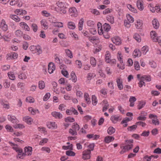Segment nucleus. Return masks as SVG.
<instances>
[{
	"mask_svg": "<svg viewBox=\"0 0 161 161\" xmlns=\"http://www.w3.org/2000/svg\"><path fill=\"white\" fill-rule=\"evenodd\" d=\"M56 69L55 66L54 64L52 63H50L48 66V71L50 74L53 73Z\"/></svg>",
	"mask_w": 161,
	"mask_h": 161,
	"instance_id": "obj_9",
	"label": "nucleus"
},
{
	"mask_svg": "<svg viewBox=\"0 0 161 161\" xmlns=\"http://www.w3.org/2000/svg\"><path fill=\"white\" fill-rule=\"evenodd\" d=\"M24 153L26 156H30L32 154V148L31 147H26L24 148Z\"/></svg>",
	"mask_w": 161,
	"mask_h": 161,
	"instance_id": "obj_12",
	"label": "nucleus"
},
{
	"mask_svg": "<svg viewBox=\"0 0 161 161\" xmlns=\"http://www.w3.org/2000/svg\"><path fill=\"white\" fill-rule=\"evenodd\" d=\"M69 15L72 17H76L77 16V12L76 8L74 7L70 8L69 10Z\"/></svg>",
	"mask_w": 161,
	"mask_h": 161,
	"instance_id": "obj_7",
	"label": "nucleus"
},
{
	"mask_svg": "<svg viewBox=\"0 0 161 161\" xmlns=\"http://www.w3.org/2000/svg\"><path fill=\"white\" fill-rule=\"evenodd\" d=\"M103 105H104L103 107V112L106 111L108 109L109 107V104L106 100H104L103 101Z\"/></svg>",
	"mask_w": 161,
	"mask_h": 161,
	"instance_id": "obj_36",
	"label": "nucleus"
},
{
	"mask_svg": "<svg viewBox=\"0 0 161 161\" xmlns=\"http://www.w3.org/2000/svg\"><path fill=\"white\" fill-rule=\"evenodd\" d=\"M47 125L49 129H56L57 128V124L54 122H48L47 123Z\"/></svg>",
	"mask_w": 161,
	"mask_h": 161,
	"instance_id": "obj_15",
	"label": "nucleus"
},
{
	"mask_svg": "<svg viewBox=\"0 0 161 161\" xmlns=\"http://www.w3.org/2000/svg\"><path fill=\"white\" fill-rule=\"evenodd\" d=\"M19 25L24 30L28 31H30V29L26 23L24 22H21L19 23Z\"/></svg>",
	"mask_w": 161,
	"mask_h": 161,
	"instance_id": "obj_18",
	"label": "nucleus"
},
{
	"mask_svg": "<svg viewBox=\"0 0 161 161\" xmlns=\"http://www.w3.org/2000/svg\"><path fill=\"white\" fill-rule=\"evenodd\" d=\"M146 103V102L145 101H140L137 105V108L139 110L141 109L144 107Z\"/></svg>",
	"mask_w": 161,
	"mask_h": 161,
	"instance_id": "obj_39",
	"label": "nucleus"
},
{
	"mask_svg": "<svg viewBox=\"0 0 161 161\" xmlns=\"http://www.w3.org/2000/svg\"><path fill=\"white\" fill-rule=\"evenodd\" d=\"M19 78L21 80H25L27 78V76L26 74L22 72H20L18 74Z\"/></svg>",
	"mask_w": 161,
	"mask_h": 161,
	"instance_id": "obj_32",
	"label": "nucleus"
},
{
	"mask_svg": "<svg viewBox=\"0 0 161 161\" xmlns=\"http://www.w3.org/2000/svg\"><path fill=\"white\" fill-rule=\"evenodd\" d=\"M66 154L67 155L71 156H74L75 155V152L71 150L66 151Z\"/></svg>",
	"mask_w": 161,
	"mask_h": 161,
	"instance_id": "obj_58",
	"label": "nucleus"
},
{
	"mask_svg": "<svg viewBox=\"0 0 161 161\" xmlns=\"http://www.w3.org/2000/svg\"><path fill=\"white\" fill-rule=\"evenodd\" d=\"M102 27L104 32H108L111 29V27L109 24L106 23L103 24Z\"/></svg>",
	"mask_w": 161,
	"mask_h": 161,
	"instance_id": "obj_24",
	"label": "nucleus"
},
{
	"mask_svg": "<svg viewBox=\"0 0 161 161\" xmlns=\"http://www.w3.org/2000/svg\"><path fill=\"white\" fill-rule=\"evenodd\" d=\"M9 17L16 22H19L20 21V19L16 15L11 14Z\"/></svg>",
	"mask_w": 161,
	"mask_h": 161,
	"instance_id": "obj_43",
	"label": "nucleus"
},
{
	"mask_svg": "<svg viewBox=\"0 0 161 161\" xmlns=\"http://www.w3.org/2000/svg\"><path fill=\"white\" fill-rule=\"evenodd\" d=\"M22 32L20 30H16L15 32V34L17 37H20L22 36Z\"/></svg>",
	"mask_w": 161,
	"mask_h": 161,
	"instance_id": "obj_60",
	"label": "nucleus"
},
{
	"mask_svg": "<svg viewBox=\"0 0 161 161\" xmlns=\"http://www.w3.org/2000/svg\"><path fill=\"white\" fill-rule=\"evenodd\" d=\"M141 80L146 82H150L151 80V76L149 75H146L141 76Z\"/></svg>",
	"mask_w": 161,
	"mask_h": 161,
	"instance_id": "obj_27",
	"label": "nucleus"
},
{
	"mask_svg": "<svg viewBox=\"0 0 161 161\" xmlns=\"http://www.w3.org/2000/svg\"><path fill=\"white\" fill-rule=\"evenodd\" d=\"M150 36L151 39L154 42H156L158 40L157 39L159 36H157V35L156 32L154 31H151L150 32Z\"/></svg>",
	"mask_w": 161,
	"mask_h": 161,
	"instance_id": "obj_13",
	"label": "nucleus"
},
{
	"mask_svg": "<svg viewBox=\"0 0 161 161\" xmlns=\"http://www.w3.org/2000/svg\"><path fill=\"white\" fill-rule=\"evenodd\" d=\"M110 119L113 123H115L119 120V117L117 115H113L111 117Z\"/></svg>",
	"mask_w": 161,
	"mask_h": 161,
	"instance_id": "obj_34",
	"label": "nucleus"
},
{
	"mask_svg": "<svg viewBox=\"0 0 161 161\" xmlns=\"http://www.w3.org/2000/svg\"><path fill=\"white\" fill-rule=\"evenodd\" d=\"M90 63L92 67H94L96 66L97 61L96 59L94 57H90Z\"/></svg>",
	"mask_w": 161,
	"mask_h": 161,
	"instance_id": "obj_38",
	"label": "nucleus"
},
{
	"mask_svg": "<svg viewBox=\"0 0 161 161\" xmlns=\"http://www.w3.org/2000/svg\"><path fill=\"white\" fill-rule=\"evenodd\" d=\"M112 42L116 45H119L121 44V41L119 37L115 36L111 39Z\"/></svg>",
	"mask_w": 161,
	"mask_h": 161,
	"instance_id": "obj_17",
	"label": "nucleus"
},
{
	"mask_svg": "<svg viewBox=\"0 0 161 161\" xmlns=\"http://www.w3.org/2000/svg\"><path fill=\"white\" fill-rule=\"evenodd\" d=\"M134 67L135 69L136 70H140V64L139 62L137 61H135L134 62Z\"/></svg>",
	"mask_w": 161,
	"mask_h": 161,
	"instance_id": "obj_57",
	"label": "nucleus"
},
{
	"mask_svg": "<svg viewBox=\"0 0 161 161\" xmlns=\"http://www.w3.org/2000/svg\"><path fill=\"white\" fill-rule=\"evenodd\" d=\"M72 128L77 131L80 129V127L79 125L75 122L73 124Z\"/></svg>",
	"mask_w": 161,
	"mask_h": 161,
	"instance_id": "obj_49",
	"label": "nucleus"
},
{
	"mask_svg": "<svg viewBox=\"0 0 161 161\" xmlns=\"http://www.w3.org/2000/svg\"><path fill=\"white\" fill-rule=\"evenodd\" d=\"M8 75L10 79L12 80H15V76L14 72H9L8 73Z\"/></svg>",
	"mask_w": 161,
	"mask_h": 161,
	"instance_id": "obj_48",
	"label": "nucleus"
},
{
	"mask_svg": "<svg viewBox=\"0 0 161 161\" xmlns=\"http://www.w3.org/2000/svg\"><path fill=\"white\" fill-rule=\"evenodd\" d=\"M136 99L135 97H130L129 100V101L130 103V106L131 107H133L134 105V102H136Z\"/></svg>",
	"mask_w": 161,
	"mask_h": 161,
	"instance_id": "obj_28",
	"label": "nucleus"
},
{
	"mask_svg": "<svg viewBox=\"0 0 161 161\" xmlns=\"http://www.w3.org/2000/svg\"><path fill=\"white\" fill-rule=\"evenodd\" d=\"M5 129L7 131L9 132H12L14 131V129L12 127L9 125H7L5 126Z\"/></svg>",
	"mask_w": 161,
	"mask_h": 161,
	"instance_id": "obj_53",
	"label": "nucleus"
},
{
	"mask_svg": "<svg viewBox=\"0 0 161 161\" xmlns=\"http://www.w3.org/2000/svg\"><path fill=\"white\" fill-rule=\"evenodd\" d=\"M84 97L86 102L88 104H90L91 103L90 98L89 97V95L87 93L85 92L84 94Z\"/></svg>",
	"mask_w": 161,
	"mask_h": 161,
	"instance_id": "obj_26",
	"label": "nucleus"
},
{
	"mask_svg": "<svg viewBox=\"0 0 161 161\" xmlns=\"http://www.w3.org/2000/svg\"><path fill=\"white\" fill-rule=\"evenodd\" d=\"M96 75L92 73H89L87 74L86 78L88 80H90L95 77Z\"/></svg>",
	"mask_w": 161,
	"mask_h": 161,
	"instance_id": "obj_45",
	"label": "nucleus"
},
{
	"mask_svg": "<svg viewBox=\"0 0 161 161\" xmlns=\"http://www.w3.org/2000/svg\"><path fill=\"white\" fill-rule=\"evenodd\" d=\"M51 114L56 119H61L63 117L62 114L59 112L53 111L51 113Z\"/></svg>",
	"mask_w": 161,
	"mask_h": 161,
	"instance_id": "obj_19",
	"label": "nucleus"
},
{
	"mask_svg": "<svg viewBox=\"0 0 161 161\" xmlns=\"http://www.w3.org/2000/svg\"><path fill=\"white\" fill-rule=\"evenodd\" d=\"M127 21L130 23H132L134 21V18L130 14H128L126 15Z\"/></svg>",
	"mask_w": 161,
	"mask_h": 161,
	"instance_id": "obj_51",
	"label": "nucleus"
},
{
	"mask_svg": "<svg viewBox=\"0 0 161 161\" xmlns=\"http://www.w3.org/2000/svg\"><path fill=\"white\" fill-rule=\"evenodd\" d=\"M26 101L30 103H33L35 102L34 99L32 97H26Z\"/></svg>",
	"mask_w": 161,
	"mask_h": 161,
	"instance_id": "obj_52",
	"label": "nucleus"
},
{
	"mask_svg": "<svg viewBox=\"0 0 161 161\" xmlns=\"http://www.w3.org/2000/svg\"><path fill=\"white\" fill-rule=\"evenodd\" d=\"M28 110L31 114L33 115H35L36 114L39 113V112L37 109H34L32 107L28 108Z\"/></svg>",
	"mask_w": 161,
	"mask_h": 161,
	"instance_id": "obj_22",
	"label": "nucleus"
},
{
	"mask_svg": "<svg viewBox=\"0 0 161 161\" xmlns=\"http://www.w3.org/2000/svg\"><path fill=\"white\" fill-rule=\"evenodd\" d=\"M98 27V32L99 35H103L104 37L106 39H108L109 37V36L107 32H104L103 29L102 24L98 22L97 24Z\"/></svg>",
	"mask_w": 161,
	"mask_h": 161,
	"instance_id": "obj_2",
	"label": "nucleus"
},
{
	"mask_svg": "<svg viewBox=\"0 0 161 161\" xmlns=\"http://www.w3.org/2000/svg\"><path fill=\"white\" fill-rule=\"evenodd\" d=\"M84 23V19L82 18L79 20L78 24L79 30L81 31L82 30Z\"/></svg>",
	"mask_w": 161,
	"mask_h": 161,
	"instance_id": "obj_47",
	"label": "nucleus"
},
{
	"mask_svg": "<svg viewBox=\"0 0 161 161\" xmlns=\"http://www.w3.org/2000/svg\"><path fill=\"white\" fill-rule=\"evenodd\" d=\"M127 7L128 8L131 12L136 13H137V10L133 6L130 4H127Z\"/></svg>",
	"mask_w": 161,
	"mask_h": 161,
	"instance_id": "obj_33",
	"label": "nucleus"
},
{
	"mask_svg": "<svg viewBox=\"0 0 161 161\" xmlns=\"http://www.w3.org/2000/svg\"><path fill=\"white\" fill-rule=\"evenodd\" d=\"M148 47L147 46H144L142 48L141 52L143 54L145 55L148 52Z\"/></svg>",
	"mask_w": 161,
	"mask_h": 161,
	"instance_id": "obj_44",
	"label": "nucleus"
},
{
	"mask_svg": "<svg viewBox=\"0 0 161 161\" xmlns=\"http://www.w3.org/2000/svg\"><path fill=\"white\" fill-rule=\"evenodd\" d=\"M134 38L138 42H140L141 41V36L138 34H135L134 36Z\"/></svg>",
	"mask_w": 161,
	"mask_h": 161,
	"instance_id": "obj_56",
	"label": "nucleus"
},
{
	"mask_svg": "<svg viewBox=\"0 0 161 161\" xmlns=\"http://www.w3.org/2000/svg\"><path fill=\"white\" fill-rule=\"evenodd\" d=\"M41 24L42 26H43L44 28L45 29H47V23L46 21L44 20H42L41 21Z\"/></svg>",
	"mask_w": 161,
	"mask_h": 161,
	"instance_id": "obj_62",
	"label": "nucleus"
},
{
	"mask_svg": "<svg viewBox=\"0 0 161 161\" xmlns=\"http://www.w3.org/2000/svg\"><path fill=\"white\" fill-rule=\"evenodd\" d=\"M133 55L134 57H139L141 55V53L139 49H136L133 53Z\"/></svg>",
	"mask_w": 161,
	"mask_h": 161,
	"instance_id": "obj_21",
	"label": "nucleus"
},
{
	"mask_svg": "<svg viewBox=\"0 0 161 161\" xmlns=\"http://www.w3.org/2000/svg\"><path fill=\"white\" fill-rule=\"evenodd\" d=\"M92 104L94 105H96L97 103V99L95 95H93L92 97Z\"/></svg>",
	"mask_w": 161,
	"mask_h": 161,
	"instance_id": "obj_41",
	"label": "nucleus"
},
{
	"mask_svg": "<svg viewBox=\"0 0 161 161\" xmlns=\"http://www.w3.org/2000/svg\"><path fill=\"white\" fill-rule=\"evenodd\" d=\"M106 18L107 19L111 24H113L114 23V18L112 16H108Z\"/></svg>",
	"mask_w": 161,
	"mask_h": 161,
	"instance_id": "obj_55",
	"label": "nucleus"
},
{
	"mask_svg": "<svg viewBox=\"0 0 161 161\" xmlns=\"http://www.w3.org/2000/svg\"><path fill=\"white\" fill-rule=\"evenodd\" d=\"M105 60L107 63L115 64L116 60L114 59H111V55L109 51H107L105 54Z\"/></svg>",
	"mask_w": 161,
	"mask_h": 161,
	"instance_id": "obj_4",
	"label": "nucleus"
},
{
	"mask_svg": "<svg viewBox=\"0 0 161 161\" xmlns=\"http://www.w3.org/2000/svg\"><path fill=\"white\" fill-rule=\"evenodd\" d=\"M67 25L68 28L70 29L73 30L75 28V24L72 22H69L68 23Z\"/></svg>",
	"mask_w": 161,
	"mask_h": 161,
	"instance_id": "obj_42",
	"label": "nucleus"
},
{
	"mask_svg": "<svg viewBox=\"0 0 161 161\" xmlns=\"http://www.w3.org/2000/svg\"><path fill=\"white\" fill-rule=\"evenodd\" d=\"M116 82L117 86L119 90H122L123 89L122 80L118 78L116 79Z\"/></svg>",
	"mask_w": 161,
	"mask_h": 161,
	"instance_id": "obj_16",
	"label": "nucleus"
},
{
	"mask_svg": "<svg viewBox=\"0 0 161 161\" xmlns=\"http://www.w3.org/2000/svg\"><path fill=\"white\" fill-rule=\"evenodd\" d=\"M65 53L69 58H73V55L72 52L69 49H65Z\"/></svg>",
	"mask_w": 161,
	"mask_h": 161,
	"instance_id": "obj_37",
	"label": "nucleus"
},
{
	"mask_svg": "<svg viewBox=\"0 0 161 161\" xmlns=\"http://www.w3.org/2000/svg\"><path fill=\"white\" fill-rule=\"evenodd\" d=\"M91 152L90 150H85L82 152V158L84 160L90 159L91 158Z\"/></svg>",
	"mask_w": 161,
	"mask_h": 161,
	"instance_id": "obj_8",
	"label": "nucleus"
},
{
	"mask_svg": "<svg viewBox=\"0 0 161 161\" xmlns=\"http://www.w3.org/2000/svg\"><path fill=\"white\" fill-rule=\"evenodd\" d=\"M18 155L17 156V158L23 159L24 157L25 156L24 153L22 152V149L19 150L18 152Z\"/></svg>",
	"mask_w": 161,
	"mask_h": 161,
	"instance_id": "obj_25",
	"label": "nucleus"
},
{
	"mask_svg": "<svg viewBox=\"0 0 161 161\" xmlns=\"http://www.w3.org/2000/svg\"><path fill=\"white\" fill-rule=\"evenodd\" d=\"M69 133L70 134L73 136H76L77 135V131L73 130L72 128L69 129Z\"/></svg>",
	"mask_w": 161,
	"mask_h": 161,
	"instance_id": "obj_61",
	"label": "nucleus"
},
{
	"mask_svg": "<svg viewBox=\"0 0 161 161\" xmlns=\"http://www.w3.org/2000/svg\"><path fill=\"white\" fill-rule=\"evenodd\" d=\"M0 28L4 31H6L8 30V25L6 23L5 20L3 19L0 22Z\"/></svg>",
	"mask_w": 161,
	"mask_h": 161,
	"instance_id": "obj_11",
	"label": "nucleus"
},
{
	"mask_svg": "<svg viewBox=\"0 0 161 161\" xmlns=\"http://www.w3.org/2000/svg\"><path fill=\"white\" fill-rule=\"evenodd\" d=\"M117 57L118 60L119 61L120 63H123V56L119 51L118 52Z\"/></svg>",
	"mask_w": 161,
	"mask_h": 161,
	"instance_id": "obj_54",
	"label": "nucleus"
},
{
	"mask_svg": "<svg viewBox=\"0 0 161 161\" xmlns=\"http://www.w3.org/2000/svg\"><path fill=\"white\" fill-rule=\"evenodd\" d=\"M38 84L39 88L40 89L43 90L45 88V86L44 81L42 80L39 81Z\"/></svg>",
	"mask_w": 161,
	"mask_h": 161,
	"instance_id": "obj_40",
	"label": "nucleus"
},
{
	"mask_svg": "<svg viewBox=\"0 0 161 161\" xmlns=\"http://www.w3.org/2000/svg\"><path fill=\"white\" fill-rule=\"evenodd\" d=\"M72 80L74 82H75L77 80V78L75 73L74 71H72L70 74Z\"/></svg>",
	"mask_w": 161,
	"mask_h": 161,
	"instance_id": "obj_50",
	"label": "nucleus"
},
{
	"mask_svg": "<svg viewBox=\"0 0 161 161\" xmlns=\"http://www.w3.org/2000/svg\"><path fill=\"white\" fill-rule=\"evenodd\" d=\"M86 137L88 138H92L93 140H96L98 139L99 137V136L98 135L90 134L87 135Z\"/></svg>",
	"mask_w": 161,
	"mask_h": 161,
	"instance_id": "obj_35",
	"label": "nucleus"
},
{
	"mask_svg": "<svg viewBox=\"0 0 161 161\" xmlns=\"http://www.w3.org/2000/svg\"><path fill=\"white\" fill-rule=\"evenodd\" d=\"M133 147L132 144L124 146H120V148L121 150L119 152V153L121 154H123L124 153L128 151L129 150L132 148Z\"/></svg>",
	"mask_w": 161,
	"mask_h": 161,
	"instance_id": "obj_6",
	"label": "nucleus"
},
{
	"mask_svg": "<svg viewBox=\"0 0 161 161\" xmlns=\"http://www.w3.org/2000/svg\"><path fill=\"white\" fill-rule=\"evenodd\" d=\"M115 131V129L113 127H109L107 130L108 133L109 135H112Z\"/></svg>",
	"mask_w": 161,
	"mask_h": 161,
	"instance_id": "obj_46",
	"label": "nucleus"
},
{
	"mask_svg": "<svg viewBox=\"0 0 161 161\" xmlns=\"http://www.w3.org/2000/svg\"><path fill=\"white\" fill-rule=\"evenodd\" d=\"M23 120L29 125H31L33 121V119L29 116H26L23 117Z\"/></svg>",
	"mask_w": 161,
	"mask_h": 161,
	"instance_id": "obj_10",
	"label": "nucleus"
},
{
	"mask_svg": "<svg viewBox=\"0 0 161 161\" xmlns=\"http://www.w3.org/2000/svg\"><path fill=\"white\" fill-rule=\"evenodd\" d=\"M31 51L33 53H37V55H39L42 53V50L41 47L39 46H31L30 47Z\"/></svg>",
	"mask_w": 161,
	"mask_h": 161,
	"instance_id": "obj_3",
	"label": "nucleus"
},
{
	"mask_svg": "<svg viewBox=\"0 0 161 161\" xmlns=\"http://www.w3.org/2000/svg\"><path fill=\"white\" fill-rule=\"evenodd\" d=\"M114 138L113 136H107L105 138L104 141L106 143H109L114 141Z\"/></svg>",
	"mask_w": 161,
	"mask_h": 161,
	"instance_id": "obj_31",
	"label": "nucleus"
},
{
	"mask_svg": "<svg viewBox=\"0 0 161 161\" xmlns=\"http://www.w3.org/2000/svg\"><path fill=\"white\" fill-rule=\"evenodd\" d=\"M152 24L153 27L155 29H157L158 28L159 24L158 20L154 19L152 21Z\"/></svg>",
	"mask_w": 161,
	"mask_h": 161,
	"instance_id": "obj_30",
	"label": "nucleus"
},
{
	"mask_svg": "<svg viewBox=\"0 0 161 161\" xmlns=\"http://www.w3.org/2000/svg\"><path fill=\"white\" fill-rule=\"evenodd\" d=\"M65 121L67 122H73L75 121V120L74 118L69 117L65 118Z\"/></svg>",
	"mask_w": 161,
	"mask_h": 161,
	"instance_id": "obj_59",
	"label": "nucleus"
},
{
	"mask_svg": "<svg viewBox=\"0 0 161 161\" xmlns=\"http://www.w3.org/2000/svg\"><path fill=\"white\" fill-rule=\"evenodd\" d=\"M142 2V0H138L136 2L137 6L138 8L141 11L142 10L144 9Z\"/></svg>",
	"mask_w": 161,
	"mask_h": 161,
	"instance_id": "obj_20",
	"label": "nucleus"
},
{
	"mask_svg": "<svg viewBox=\"0 0 161 161\" xmlns=\"http://www.w3.org/2000/svg\"><path fill=\"white\" fill-rule=\"evenodd\" d=\"M3 86L5 88H8L10 86V83L8 80H5L3 83Z\"/></svg>",
	"mask_w": 161,
	"mask_h": 161,
	"instance_id": "obj_63",
	"label": "nucleus"
},
{
	"mask_svg": "<svg viewBox=\"0 0 161 161\" xmlns=\"http://www.w3.org/2000/svg\"><path fill=\"white\" fill-rule=\"evenodd\" d=\"M7 119L8 120L11 121L13 123H16L18 122V120L16 117L12 115H8Z\"/></svg>",
	"mask_w": 161,
	"mask_h": 161,
	"instance_id": "obj_14",
	"label": "nucleus"
},
{
	"mask_svg": "<svg viewBox=\"0 0 161 161\" xmlns=\"http://www.w3.org/2000/svg\"><path fill=\"white\" fill-rule=\"evenodd\" d=\"M9 143L11 146L13 147V149L16 152H18L19 150H21V148L19 147L18 145L15 144L12 142H9Z\"/></svg>",
	"mask_w": 161,
	"mask_h": 161,
	"instance_id": "obj_29",
	"label": "nucleus"
},
{
	"mask_svg": "<svg viewBox=\"0 0 161 161\" xmlns=\"http://www.w3.org/2000/svg\"><path fill=\"white\" fill-rule=\"evenodd\" d=\"M149 118L152 119V123L154 125H159L160 122L156 115L150 114L149 115Z\"/></svg>",
	"mask_w": 161,
	"mask_h": 161,
	"instance_id": "obj_5",
	"label": "nucleus"
},
{
	"mask_svg": "<svg viewBox=\"0 0 161 161\" xmlns=\"http://www.w3.org/2000/svg\"><path fill=\"white\" fill-rule=\"evenodd\" d=\"M135 25L136 29H141L143 25L142 21L140 19H137L136 20Z\"/></svg>",
	"mask_w": 161,
	"mask_h": 161,
	"instance_id": "obj_23",
	"label": "nucleus"
},
{
	"mask_svg": "<svg viewBox=\"0 0 161 161\" xmlns=\"http://www.w3.org/2000/svg\"><path fill=\"white\" fill-rule=\"evenodd\" d=\"M61 73L66 78L68 77L69 73L66 70L63 69L61 71Z\"/></svg>",
	"mask_w": 161,
	"mask_h": 161,
	"instance_id": "obj_64",
	"label": "nucleus"
},
{
	"mask_svg": "<svg viewBox=\"0 0 161 161\" xmlns=\"http://www.w3.org/2000/svg\"><path fill=\"white\" fill-rule=\"evenodd\" d=\"M68 5L65 3L59 2L57 3V6L55 8V10L61 14H65L66 13V9Z\"/></svg>",
	"mask_w": 161,
	"mask_h": 161,
	"instance_id": "obj_1",
	"label": "nucleus"
}]
</instances>
